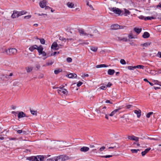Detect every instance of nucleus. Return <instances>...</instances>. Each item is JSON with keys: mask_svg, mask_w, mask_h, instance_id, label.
Listing matches in <instances>:
<instances>
[{"mask_svg": "<svg viewBox=\"0 0 161 161\" xmlns=\"http://www.w3.org/2000/svg\"><path fill=\"white\" fill-rule=\"evenodd\" d=\"M153 114V113L152 112L148 113L146 115V117L147 118H149Z\"/></svg>", "mask_w": 161, "mask_h": 161, "instance_id": "58836bf2", "label": "nucleus"}, {"mask_svg": "<svg viewBox=\"0 0 161 161\" xmlns=\"http://www.w3.org/2000/svg\"><path fill=\"white\" fill-rule=\"evenodd\" d=\"M13 75V74L12 73H10L8 75L3 73H0V81H6L7 80L10 79V77L12 76Z\"/></svg>", "mask_w": 161, "mask_h": 161, "instance_id": "7ed1b4c3", "label": "nucleus"}, {"mask_svg": "<svg viewBox=\"0 0 161 161\" xmlns=\"http://www.w3.org/2000/svg\"><path fill=\"white\" fill-rule=\"evenodd\" d=\"M115 72V71L113 69H109L108 70V74L110 75H113Z\"/></svg>", "mask_w": 161, "mask_h": 161, "instance_id": "393cba45", "label": "nucleus"}, {"mask_svg": "<svg viewBox=\"0 0 161 161\" xmlns=\"http://www.w3.org/2000/svg\"><path fill=\"white\" fill-rule=\"evenodd\" d=\"M22 134L23 135H26L28 134L26 131L25 130L23 131L22 130Z\"/></svg>", "mask_w": 161, "mask_h": 161, "instance_id": "680f3d73", "label": "nucleus"}, {"mask_svg": "<svg viewBox=\"0 0 161 161\" xmlns=\"http://www.w3.org/2000/svg\"><path fill=\"white\" fill-rule=\"evenodd\" d=\"M120 40H122V41H125V42H127V41H128V39L126 37L123 38H122V39H121Z\"/></svg>", "mask_w": 161, "mask_h": 161, "instance_id": "13d9d810", "label": "nucleus"}, {"mask_svg": "<svg viewBox=\"0 0 161 161\" xmlns=\"http://www.w3.org/2000/svg\"><path fill=\"white\" fill-rule=\"evenodd\" d=\"M105 147L103 146L102 147H101L99 149V151L100 152H101L102 151H103L104 149H105Z\"/></svg>", "mask_w": 161, "mask_h": 161, "instance_id": "a18cd8bd", "label": "nucleus"}, {"mask_svg": "<svg viewBox=\"0 0 161 161\" xmlns=\"http://www.w3.org/2000/svg\"><path fill=\"white\" fill-rule=\"evenodd\" d=\"M106 107L105 106H104L103 107L102 109H103V110H101V113L103 114H105V109H106Z\"/></svg>", "mask_w": 161, "mask_h": 161, "instance_id": "a19ab883", "label": "nucleus"}, {"mask_svg": "<svg viewBox=\"0 0 161 161\" xmlns=\"http://www.w3.org/2000/svg\"><path fill=\"white\" fill-rule=\"evenodd\" d=\"M89 44L88 42H83L82 43H80V44L82 45H88Z\"/></svg>", "mask_w": 161, "mask_h": 161, "instance_id": "69168bd1", "label": "nucleus"}, {"mask_svg": "<svg viewBox=\"0 0 161 161\" xmlns=\"http://www.w3.org/2000/svg\"><path fill=\"white\" fill-rule=\"evenodd\" d=\"M138 151H139V149H131V151L132 153H137Z\"/></svg>", "mask_w": 161, "mask_h": 161, "instance_id": "49530a36", "label": "nucleus"}, {"mask_svg": "<svg viewBox=\"0 0 161 161\" xmlns=\"http://www.w3.org/2000/svg\"><path fill=\"white\" fill-rule=\"evenodd\" d=\"M120 63L122 64H126V62L124 59H121L120 60Z\"/></svg>", "mask_w": 161, "mask_h": 161, "instance_id": "37998d69", "label": "nucleus"}, {"mask_svg": "<svg viewBox=\"0 0 161 161\" xmlns=\"http://www.w3.org/2000/svg\"><path fill=\"white\" fill-rule=\"evenodd\" d=\"M37 47V45H35L30 47L29 48V50L31 52H32L34 50L36 49Z\"/></svg>", "mask_w": 161, "mask_h": 161, "instance_id": "4be33fe9", "label": "nucleus"}, {"mask_svg": "<svg viewBox=\"0 0 161 161\" xmlns=\"http://www.w3.org/2000/svg\"><path fill=\"white\" fill-rule=\"evenodd\" d=\"M108 66V65L105 64H101L100 65H97L96 67L97 68H102V67H106Z\"/></svg>", "mask_w": 161, "mask_h": 161, "instance_id": "cd10ccee", "label": "nucleus"}, {"mask_svg": "<svg viewBox=\"0 0 161 161\" xmlns=\"http://www.w3.org/2000/svg\"><path fill=\"white\" fill-rule=\"evenodd\" d=\"M157 56L161 58V52H158L157 54Z\"/></svg>", "mask_w": 161, "mask_h": 161, "instance_id": "052dcab7", "label": "nucleus"}, {"mask_svg": "<svg viewBox=\"0 0 161 161\" xmlns=\"http://www.w3.org/2000/svg\"><path fill=\"white\" fill-rule=\"evenodd\" d=\"M125 14H126V15H127V14H130V12H129V11L128 10H127L126 9H125Z\"/></svg>", "mask_w": 161, "mask_h": 161, "instance_id": "bf43d9fd", "label": "nucleus"}, {"mask_svg": "<svg viewBox=\"0 0 161 161\" xmlns=\"http://www.w3.org/2000/svg\"><path fill=\"white\" fill-rule=\"evenodd\" d=\"M40 42L42 44H44L45 43V41L43 38L40 39Z\"/></svg>", "mask_w": 161, "mask_h": 161, "instance_id": "ea45409f", "label": "nucleus"}, {"mask_svg": "<svg viewBox=\"0 0 161 161\" xmlns=\"http://www.w3.org/2000/svg\"><path fill=\"white\" fill-rule=\"evenodd\" d=\"M151 148L149 147L148 148L146 149L145 150L142 152L141 154L142 156H145V155L151 149Z\"/></svg>", "mask_w": 161, "mask_h": 161, "instance_id": "6ab92c4d", "label": "nucleus"}, {"mask_svg": "<svg viewBox=\"0 0 161 161\" xmlns=\"http://www.w3.org/2000/svg\"><path fill=\"white\" fill-rule=\"evenodd\" d=\"M13 85L14 86H19L20 83L18 81L15 80L13 82Z\"/></svg>", "mask_w": 161, "mask_h": 161, "instance_id": "5701e85b", "label": "nucleus"}, {"mask_svg": "<svg viewBox=\"0 0 161 161\" xmlns=\"http://www.w3.org/2000/svg\"><path fill=\"white\" fill-rule=\"evenodd\" d=\"M88 76H89V75L88 74H83V75H81V77H88Z\"/></svg>", "mask_w": 161, "mask_h": 161, "instance_id": "e2e57ef3", "label": "nucleus"}, {"mask_svg": "<svg viewBox=\"0 0 161 161\" xmlns=\"http://www.w3.org/2000/svg\"><path fill=\"white\" fill-rule=\"evenodd\" d=\"M16 12H18V11H15V10L14 11L13 13L12 14L11 16L12 18L14 19L16 17H18L19 16H17V13H16Z\"/></svg>", "mask_w": 161, "mask_h": 161, "instance_id": "aec40b11", "label": "nucleus"}, {"mask_svg": "<svg viewBox=\"0 0 161 161\" xmlns=\"http://www.w3.org/2000/svg\"><path fill=\"white\" fill-rule=\"evenodd\" d=\"M67 5L69 8H72L74 6V4L72 3L68 2L67 3Z\"/></svg>", "mask_w": 161, "mask_h": 161, "instance_id": "2f4dec72", "label": "nucleus"}, {"mask_svg": "<svg viewBox=\"0 0 161 161\" xmlns=\"http://www.w3.org/2000/svg\"><path fill=\"white\" fill-rule=\"evenodd\" d=\"M134 113L137 115V118H139L141 115V111L140 109L135 110L134 111Z\"/></svg>", "mask_w": 161, "mask_h": 161, "instance_id": "ddd939ff", "label": "nucleus"}, {"mask_svg": "<svg viewBox=\"0 0 161 161\" xmlns=\"http://www.w3.org/2000/svg\"><path fill=\"white\" fill-rule=\"evenodd\" d=\"M47 1L45 0H43L41 1L39 3L40 7L42 8H44L46 7L47 4Z\"/></svg>", "mask_w": 161, "mask_h": 161, "instance_id": "1a4fd4ad", "label": "nucleus"}, {"mask_svg": "<svg viewBox=\"0 0 161 161\" xmlns=\"http://www.w3.org/2000/svg\"><path fill=\"white\" fill-rule=\"evenodd\" d=\"M64 86H60L59 88H58L57 90L58 93L62 96L64 95H67L68 92L66 89L64 88Z\"/></svg>", "mask_w": 161, "mask_h": 161, "instance_id": "f03ea898", "label": "nucleus"}, {"mask_svg": "<svg viewBox=\"0 0 161 161\" xmlns=\"http://www.w3.org/2000/svg\"><path fill=\"white\" fill-rule=\"evenodd\" d=\"M33 68L32 67H27L25 68L27 72L29 73L31 71L33 70Z\"/></svg>", "mask_w": 161, "mask_h": 161, "instance_id": "bb28decb", "label": "nucleus"}, {"mask_svg": "<svg viewBox=\"0 0 161 161\" xmlns=\"http://www.w3.org/2000/svg\"><path fill=\"white\" fill-rule=\"evenodd\" d=\"M89 150V148L87 147L83 146L80 149V150L81 152L84 153H86Z\"/></svg>", "mask_w": 161, "mask_h": 161, "instance_id": "9d476101", "label": "nucleus"}, {"mask_svg": "<svg viewBox=\"0 0 161 161\" xmlns=\"http://www.w3.org/2000/svg\"><path fill=\"white\" fill-rule=\"evenodd\" d=\"M121 108H119L118 109H115L113 111L111 114H109V116H114L118 111L119 110L121 109Z\"/></svg>", "mask_w": 161, "mask_h": 161, "instance_id": "4468645a", "label": "nucleus"}, {"mask_svg": "<svg viewBox=\"0 0 161 161\" xmlns=\"http://www.w3.org/2000/svg\"><path fill=\"white\" fill-rule=\"evenodd\" d=\"M111 28L112 30H117L120 28V26L118 24H114L111 25Z\"/></svg>", "mask_w": 161, "mask_h": 161, "instance_id": "9b49d317", "label": "nucleus"}, {"mask_svg": "<svg viewBox=\"0 0 161 161\" xmlns=\"http://www.w3.org/2000/svg\"><path fill=\"white\" fill-rule=\"evenodd\" d=\"M30 111L31 113L33 115H37V111L36 110H34L31 109H30Z\"/></svg>", "mask_w": 161, "mask_h": 161, "instance_id": "c85d7f7f", "label": "nucleus"}, {"mask_svg": "<svg viewBox=\"0 0 161 161\" xmlns=\"http://www.w3.org/2000/svg\"><path fill=\"white\" fill-rule=\"evenodd\" d=\"M132 107V105H126V106H125V107L126 108H127V109H129V108H131V107Z\"/></svg>", "mask_w": 161, "mask_h": 161, "instance_id": "6e6d98bb", "label": "nucleus"}, {"mask_svg": "<svg viewBox=\"0 0 161 161\" xmlns=\"http://www.w3.org/2000/svg\"><path fill=\"white\" fill-rule=\"evenodd\" d=\"M136 66V68H140V69H143L144 68V66L143 65H138L137 66Z\"/></svg>", "mask_w": 161, "mask_h": 161, "instance_id": "79ce46f5", "label": "nucleus"}, {"mask_svg": "<svg viewBox=\"0 0 161 161\" xmlns=\"http://www.w3.org/2000/svg\"><path fill=\"white\" fill-rule=\"evenodd\" d=\"M47 161H56L55 157L52 158H49L47 159Z\"/></svg>", "mask_w": 161, "mask_h": 161, "instance_id": "c9c22d12", "label": "nucleus"}, {"mask_svg": "<svg viewBox=\"0 0 161 161\" xmlns=\"http://www.w3.org/2000/svg\"><path fill=\"white\" fill-rule=\"evenodd\" d=\"M149 36L150 35L149 33L147 32H145L143 34V35L142 37L144 38H148Z\"/></svg>", "mask_w": 161, "mask_h": 161, "instance_id": "a878e982", "label": "nucleus"}, {"mask_svg": "<svg viewBox=\"0 0 161 161\" xmlns=\"http://www.w3.org/2000/svg\"><path fill=\"white\" fill-rule=\"evenodd\" d=\"M82 84V83L81 82H79L77 84V86L78 87H79L81 86Z\"/></svg>", "mask_w": 161, "mask_h": 161, "instance_id": "5fc2aeb1", "label": "nucleus"}, {"mask_svg": "<svg viewBox=\"0 0 161 161\" xmlns=\"http://www.w3.org/2000/svg\"><path fill=\"white\" fill-rule=\"evenodd\" d=\"M113 156L112 155H106L104 156H101V157L102 158H110L111 157Z\"/></svg>", "mask_w": 161, "mask_h": 161, "instance_id": "de8ad7c7", "label": "nucleus"}, {"mask_svg": "<svg viewBox=\"0 0 161 161\" xmlns=\"http://www.w3.org/2000/svg\"><path fill=\"white\" fill-rule=\"evenodd\" d=\"M36 49L39 53H40L43 50V48L42 45L39 46L38 47L37 46Z\"/></svg>", "mask_w": 161, "mask_h": 161, "instance_id": "b1692460", "label": "nucleus"}, {"mask_svg": "<svg viewBox=\"0 0 161 161\" xmlns=\"http://www.w3.org/2000/svg\"><path fill=\"white\" fill-rule=\"evenodd\" d=\"M128 139L131 140L135 141L136 142L139 141V138L134 135L128 136H127Z\"/></svg>", "mask_w": 161, "mask_h": 161, "instance_id": "6e6552de", "label": "nucleus"}, {"mask_svg": "<svg viewBox=\"0 0 161 161\" xmlns=\"http://www.w3.org/2000/svg\"><path fill=\"white\" fill-rule=\"evenodd\" d=\"M44 77V75L42 74H41L38 76V78L41 79L42 78Z\"/></svg>", "mask_w": 161, "mask_h": 161, "instance_id": "603ef678", "label": "nucleus"}, {"mask_svg": "<svg viewBox=\"0 0 161 161\" xmlns=\"http://www.w3.org/2000/svg\"><path fill=\"white\" fill-rule=\"evenodd\" d=\"M112 85V84L111 83L109 82V83H108V84L107 85L106 87H110Z\"/></svg>", "mask_w": 161, "mask_h": 161, "instance_id": "0e129e2a", "label": "nucleus"}, {"mask_svg": "<svg viewBox=\"0 0 161 161\" xmlns=\"http://www.w3.org/2000/svg\"><path fill=\"white\" fill-rule=\"evenodd\" d=\"M41 54L42 55V56L45 57L44 58H43V59L44 60L47 57H46V56L47 55L46 53L45 52L43 51V50L42 51V52H41L40 53H39V55H41Z\"/></svg>", "mask_w": 161, "mask_h": 161, "instance_id": "f3484780", "label": "nucleus"}, {"mask_svg": "<svg viewBox=\"0 0 161 161\" xmlns=\"http://www.w3.org/2000/svg\"><path fill=\"white\" fill-rule=\"evenodd\" d=\"M127 68L129 69L132 70H133L134 69H136V66H128Z\"/></svg>", "mask_w": 161, "mask_h": 161, "instance_id": "e433bc0d", "label": "nucleus"}, {"mask_svg": "<svg viewBox=\"0 0 161 161\" xmlns=\"http://www.w3.org/2000/svg\"><path fill=\"white\" fill-rule=\"evenodd\" d=\"M90 49L93 52H96L97 50V47L92 46L90 47Z\"/></svg>", "mask_w": 161, "mask_h": 161, "instance_id": "7c9ffc66", "label": "nucleus"}, {"mask_svg": "<svg viewBox=\"0 0 161 161\" xmlns=\"http://www.w3.org/2000/svg\"><path fill=\"white\" fill-rule=\"evenodd\" d=\"M99 88L100 89L105 90L107 88V87L106 86H102L100 87Z\"/></svg>", "mask_w": 161, "mask_h": 161, "instance_id": "c03bdc74", "label": "nucleus"}, {"mask_svg": "<svg viewBox=\"0 0 161 161\" xmlns=\"http://www.w3.org/2000/svg\"><path fill=\"white\" fill-rule=\"evenodd\" d=\"M62 70L61 69H59L57 70H55L54 72L55 74H59L60 72H61Z\"/></svg>", "mask_w": 161, "mask_h": 161, "instance_id": "72a5a7b5", "label": "nucleus"}, {"mask_svg": "<svg viewBox=\"0 0 161 161\" xmlns=\"http://www.w3.org/2000/svg\"><path fill=\"white\" fill-rule=\"evenodd\" d=\"M66 76L69 78H76L77 75L75 74L70 73L69 75H66Z\"/></svg>", "mask_w": 161, "mask_h": 161, "instance_id": "f8f14e48", "label": "nucleus"}, {"mask_svg": "<svg viewBox=\"0 0 161 161\" xmlns=\"http://www.w3.org/2000/svg\"><path fill=\"white\" fill-rule=\"evenodd\" d=\"M101 108H100V109H99L98 108H97L95 109V111L97 112V113H101Z\"/></svg>", "mask_w": 161, "mask_h": 161, "instance_id": "8fccbe9b", "label": "nucleus"}, {"mask_svg": "<svg viewBox=\"0 0 161 161\" xmlns=\"http://www.w3.org/2000/svg\"><path fill=\"white\" fill-rule=\"evenodd\" d=\"M155 19V18L153 16H152V17L148 16V17L145 18L144 20H151L152 19Z\"/></svg>", "mask_w": 161, "mask_h": 161, "instance_id": "473e14b6", "label": "nucleus"}, {"mask_svg": "<svg viewBox=\"0 0 161 161\" xmlns=\"http://www.w3.org/2000/svg\"><path fill=\"white\" fill-rule=\"evenodd\" d=\"M55 158L56 161H64L69 159L68 157L64 155L56 156Z\"/></svg>", "mask_w": 161, "mask_h": 161, "instance_id": "423d86ee", "label": "nucleus"}, {"mask_svg": "<svg viewBox=\"0 0 161 161\" xmlns=\"http://www.w3.org/2000/svg\"><path fill=\"white\" fill-rule=\"evenodd\" d=\"M53 63V62L52 60L49 61L46 63V65L49 66L52 65Z\"/></svg>", "mask_w": 161, "mask_h": 161, "instance_id": "f704fd0d", "label": "nucleus"}, {"mask_svg": "<svg viewBox=\"0 0 161 161\" xmlns=\"http://www.w3.org/2000/svg\"><path fill=\"white\" fill-rule=\"evenodd\" d=\"M31 15H29L25 16L24 17V18L25 19H28L31 18Z\"/></svg>", "mask_w": 161, "mask_h": 161, "instance_id": "864d4df0", "label": "nucleus"}, {"mask_svg": "<svg viewBox=\"0 0 161 161\" xmlns=\"http://www.w3.org/2000/svg\"><path fill=\"white\" fill-rule=\"evenodd\" d=\"M78 30L80 34V35L81 36H86L88 37H92L93 36V35L92 34L87 33L82 29H79Z\"/></svg>", "mask_w": 161, "mask_h": 161, "instance_id": "39448f33", "label": "nucleus"}, {"mask_svg": "<svg viewBox=\"0 0 161 161\" xmlns=\"http://www.w3.org/2000/svg\"><path fill=\"white\" fill-rule=\"evenodd\" d=\"M139 18L141 19H144L145 18L143 16H140L139 17Z\"/></svg>", "mask_w": 161, "mask_h": 161, "instance_id": "774afa93", "label": "nucleus"}, {"mask_svg": "<svg viewBox=\"0 0 161 161\" xmlns=\"http://www.w3.org/2000/svg\"><path fill=\"white\" fill-rule=\"evenodd\" d=\"M50 156V155H49L32 156L27 157L26 159L31 161H43L44 158H46Z\"/></svg>", "mask_w": 161, "mask_h": 161, "instance_id": "f257e3e1", "label": "nucleus"}, {"mask_svg": "<svg viewBox=\"0 0 161 161\" xmlns=\"http://www.w3.org/2000/svg\"><path fill=\"white\" fill-rule=\"evenodd\" d=\"M134 30L136 32L139 34L141 32L142 29L139 28H134Z\"/></svg>", "mask_w": 161, "mask_h": 161, "instance_id": "c756f323", "label": "nucleus"}, {"mask_svg": "<svg viewBox=\"0 0 161 161\" xmlns=\"http://www.w3.org/2000/svg\"><path fill=\"white\" fill-rule=\"evenodd\" d=\"M110 11L119 15L121 13V10L119 8L116 7L110 8Z\"/></svg>", "mask_w": 161, "mask_h": 161, "instance_id": "0eeeda50", "label": "nucleus"}, {"mask_svg": "<svg viewBox=\"0 0 161 161\" xmlns=\"http://www.w3.org/2000/svg\"><path fill=\"white\" fill-rule=\"evenodd\" d=\"M58 44L56 42H54L52 44L51 48L52 49H54V50L57 49H56L57 48H58Z\"/></svg>", "mask_w": 161, "mask_h": 161, "instance_id": "2eb2a0df", "label": "nucleus"}, {"mask_svg": "<svg viewBox=\"0 0 161 161\" xmlns=\"http://www.w3.org/2000/svg\"><path fill=\"white\" fill-rule=\"evenodd\" d=\"M17 132L19 134L22 133V130H17Z\"/></svg>", "mask_w": 161, "mask_h": 161, "instance_id": "338daca9", "label": "nucleus"}, {"mask_svg": "<svg viewBox=\"0 0 161 161\" xmlns=\"http://www.w3.org/2000/svg\"><path fill=\"white\" fill-rule=\"evenodd\" d=\"M27 13L26 11H22L20 12L18 11V12H16L17 13V16H20L22 15H23L24 14H25Z\"/></svg>", "mask_w": 161, "mask_h": 161, "instance_id": "412c9836", "label": "nucleus"}, {"mask_svg": "<svg viewBox=\"0 0 161 161\" xmlns=\"http://www.w3.org/2000/svg\"><path fill=\"white\" fill-rule=\"evenodd\" d=\"M128 37L130 39L135 38V37L133 36V34L131 32L128 35Z\"/></svg>", "mask_w": 161, "mask_h": 161, "instance_id": "4c0bfd02", "label": "nucleus"}, {"mask_svg": "<svg viewBox=\"0 0 161 161\" xmlns=\"http://www.w3.org/2000/svg\"><path fill=\"white\" fill-rule=\"evenodd\" d=\"M25 116V114L23 112H19L18 114V118H20L24 117Z\"/></svg>", "mask_w": 161, "mask_h": 161, "instance_id": "a211bd4d", "label": "nucleus"}, {"mask_svg": "<svg viewBox=\"0 0 161 161\" xmlns=\"http://www.w3.org/2000/svg\"><path fill=\"white\" fill-rule=\"evenodd\" d=\"M64 47L63 45L61 44L58 45V48H57V49H58L59 48H62Z\"/></svg>", "mask_w": 161, "mask_h": 161, "instance_id": "3c124183", "label": "nucleus"}, {"mask_svg": "<svg viewBox=\"0 0 161 161\" xmlns=\"http://www.w3.org/2000/svg\"><path fill=\"white\" fill-rule=\"evenodd\" d=\"M67 61L69 63L71 62L72 61V59L71 58H67Z\"/></svg>", "mask_w": 161, "mask_h": 161, "instance_id": "09e8293b", "label": "nucleus"}, {"mask_svg": "<svg viewBox=\"0 0 161 161\" xmlns=\"http://www.w3.org/2000/svg\"><path fill=\"white\" fill-rule=\"evenodd\" d=\"M5 51L7 54L9 55H15L17 53V50L14 48H11L8 49H6Z\"/></svg>", "mask_w": 161, "mask_h": 161, "instance_id": "20e7f679", "label": "nucleus"}, {"mask_svg": "<svg viewBox=\"0 0 161 161\" xmlns=\"http://www.w3.org/2000/svg\"><path fill=\"white\" fill-rule=\"evenodd\" d=\"M40 67L41 66L39 64H37L36 65V67L37 69H39L40 68Z\"/></svg>", "mask_w": 161, "mask_h": 161, "instance_id": "4d7b16f0", "label": "nucleus"}, {"mask_svg": "<svg viewBox=\"0 0 161 161\" xmlns=\"http://www.w3.org/2000/svg\"><path fill=\"white\" fill-rule=\"evenodd\" d=\"M151 44V42H146L144 43L141 44L140 45L142 47H148Z\"/></svg>", "mask_w": 161, "mask_h": 161, "instance_id": "dca6fc26", "label": "nucleus"}]
</instances>
